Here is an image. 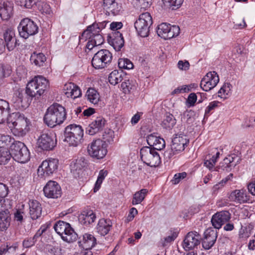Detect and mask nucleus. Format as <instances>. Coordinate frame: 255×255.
Instances as JSON below:
<instances>
[{"mask_svg":"<svg viewBox=\"0 0 255 255\" xmlns=\"http://www.w3.org/2000/svg\"><path fill=\"white\" fill-rule=\"evenodd\" d=\"M48 81L42 76H35L27 84L25 90L14 91L10 101L16 109L23 110L28 107L32 99H38L48 88Z\"/></svg>","mask_w":255,"mask_h":255,"instance_id":"nucleus-1","label":"nucleus"},{"mask_svg":"<svg viewBox=\"0 0 255 255\" xmlns=\"http://www.w3.org/2000/svg\"><path fill=\"white\" fill-rule=\"evenodd\" d=\"M66 118V110L62 105L54 103L46 110L44 123L49 127L54 128L62 124Z\"/></svg>","mask_w":255,"mask_h":255,"instance_id":"nucleus-2","label":"nucleus"},{"mask_svg":"<svg viewBox=\"0 0 255 255\" xmlns=\"http://www.w3.org/2000/svg\"><path fill=\"white\" fill-rule=\"evenodd\" d=\"M84 131L80 126L70 125L65 128V141L70 146H77L83 140Z\"/></svg>","mask_w":255,"mask_h":255,"instance_id":"nucleus-3","label":"nucleus"},{"mask_svg":"<svg viewBox=\"0 0 255 255\" xmlns=\"http://www.w3.org/2000/svg\"><path fill=\"white\" fill-rule=\"evenodd\" d=\"M54 229L62 240L67 243L75 242L78 238L77 234L67 222L59 220L55 224Z\"/></svg>","mask_w":255,"mask_h":255,"instance_id":"nucleus-4","label":"nucleus"},{"mask_svg":"<svg viewBox=\"0 0 255 255\" xmlns=\"http://www.w3.org/2000/svg\"><path fill=\"white\" fill-rule=\"evenodd\" d=\"M11 157L18 162L26 163L30 159V152L22 142L14 141L10 146Z\"/></svg>","mask_w":255,"mask_h":255,"instance_id":"nucleus-5","label":"nucleus"},{"mask_svg":"<svg viewBox=\"0 0 255 255\" xmlns=\"http://www.w3.org/2000/svg\"><path fill=\"white\" fill-rule=\"evenodd\" d=\"M11 201L6 199H0V230L5 231L10 226L11 210Z\"/></svg>","mask_w":255,"mask_h":255,"instance_id":"nucleus-6","label":"nucleus"},{"mask_svg":"<svg viewBox=\"0 0 255 255\" xmlns=\"http://www.w3.org/2000/svg\"><path fill=\"white\" fill-rule=\"evenodd\" d=\"M140 158L147 165L157 167L161 163V158L157 151L152 147L143 146L140 149Z\"/></svg>","mask_w":255,"mask_h":255,"instance_id":"nucleus-7","label":"nucleus"},{"mask_svg":"<svg viewBox=\"0 0 255 255\" xmlns=\"http://www.w3.org/2000/svg\"><path fill=\"white\" fill-rule=\"evenodd\" d=\"M152 24V18L150 13L141 14L134 22V27L139 35L142 37L148 36L149 28Z\"/></svg>","mask_w":255,"mask_h":255,"instance_id":"nucleus-8","label":"nucleus"},{"mask_svg":"<svg viewBox=\"0 0 255 255\" xmlns=\"http://www.w3.org/2000/svg\"><path fill=\"white\" fill-rule=\"evenodd\" d=\"M112 59V54L109 50L101 49L94 55L92 60V65L95 69H103L110 64Z\"/></svg>","mask_w":255,"mask_h":255,"instance_id":"nucleus-9","label":"nucleus"},{"mask_svg":"<svg viewBox=\"0 0 255 255\" xmlns=\"http://www.w3.org/2000/svg\"><path fill=\"white\" fill-rule=\"evenodd\" d=\"M107 143L101 139L93 140L88 146L89 155L98 159L103 158L107 153Z\"/></svg>","mask_w":255,"mask_h":255,"instance_id":"nucleus-10","label":"nucleus"},{"mask_svg":"<svg viewBox=\"0 0 255 255\" xmlns=\"http://www.w3.org/2000/svg\"><path fill=\"white\" fill-rule=\"evenodd\" d=\"M18 30L19 35L24 39H27L30 36L34 35L38 32V27L33 21L26 18L20 21Z\"/></svg>","mask_w":255,"mask_h":255,"instance_id":"nucleus-11","label":"nucleus"},{"mask_svg":"<svg viewBox=\"0 0 255 255\" xmlns=\"http://www.w3.org/2000/svg\"><path fill=\"white\" fill-rule=\"evenodd\" d=\"M59 161L55 158H49L43 161L38 168V176H48L55 173L58 167Z\"/></svg>","mask_w":255,"mask_h":255,"instance_id":"nucleus-12","label":"nucleus"},{"mask_svg":"<svg viewBox=\"0 0 255 255\" xmlns=\"http://www.w3.org/2000/svg\"><path fill=\"white\" fill-rule=\"evenodd\" d=\"M158 35L164 39H170L178 36L180 28L177 25H171L169 23H162L158 25L157 29Z\"/></svg>","mask_w":255,"mask_h":255,"instance_id":"nucleus-13","label":"nucleus"},{"mask_svg":"<svg viewBox=\"0 0 255 255\" xmlns=\"http://www.w3.org/2000/svg\"><path fill=\"white\" fill-rule=\"evenodd\" d=\"M219 82V78L215 71L209 72L202 79L200 87L203 90L208 92L216 86Z\"/></svg>","mask_w":255,"mask_h":255,"instance_id":"nucleus-14","label":"nucleus"},{"mask_svg":"<svg viewBox=\"0 0 255 255\" xmlns=\"http://www.w3.org/2000/svg\"><path fill=\"white\" fill-rule=\"evenodd\" d=\"M30 126L29 120L23 114H21L12 129L13 132L15 135L23 136L29 131Z\"/></svg>","mask_w":255,"mask_h":255,"instance_id":"nucleus-15","label":"nucleus"},{"mask_svg":"<svg viewBox=\"0 0 255 255\" xmlns=\"http://www.w3.org/2000/svg\"><path fill=\"white\" fill-rule=\"evenodd\" d=\"M38 147L43 150H50L56 144V136L51 133H43L39 137L37 142Z\"/></svg>","mask_w":255,"mask_h":255,"instance_id":"nucleus-16","label":"nucleus"},{"mask_svg":"<svg viewBox=\"0 0 255 255\" xmlns=\"http://www.w3.org/2000/svg\"><path fill=\"white\" fill-rule=\"evenodd\" d=\"M201 240L202 237L198 232H190L187 234L183 241V247L186 250H192L199 245Z\"/></svg>","mask_w":255,"mask_h":255,"instance_id":"nucleus-17","label":"nucleus"},{"mask_svg":"<svg viewBox=\"0 0 255 255\" xmlns=\"http://www.w3.org/2000/svg\"><path fill=\"white\" fill-rule=\"evenodd\" d=\"M3 43L4 49L6 47L8 51L13 50L15 48L19 45L18 40L15 37L14 31L11 29H7L3 33Z\"/></svg>","mask_w":255,"mask_h":255,"instance_id":"nucleus-18","label":"nucleus"},{"mask_svg":"<svg viewBox=\"0 0 255 255\" xmlns=\"http://www.w3.org/2000/svg\"><path fill=\"white\" fill-rule=\"evenodd\" d=\"M46 197L49 198H58L61 196V189L60 185L56 181H48L43 188Z\"/></svg>","mask_w":255,"mask_h":255,"instance_id":"nucleus-19","label":"nucleus"},{"mask_svg":"<svg viewBox=\"0 0 255 255\" xmlns=\"http://www.w3.org/2000/svg\"><path fill=\"white\" fill-rule=\"evenodd\" d=\"M231 214L228 211H222L215 213L212 217L211 223L216 229H220L222 225L231 219Z\"/></svg>","mask_w":255,"mask_h":255,"instance_id":"nucleus-20","label":"nucleus"},{"mask_svg":"<svg viewBox=\"0 0 255 255\" xmlns=\"http://www.w3.org/2000/svg\"><path fill=\"white\" fill-rule=\"evenodd\" d=\"M216 230L212 228L207 229L204 232V238H202V246L205 250L210 249L215 244L218 237Z\"/></svg>","mask_w":255,"mask_h":255,"instance_id":"nucleus-21","label":"nucleus"},{"mask_svg":"<svg viewBox=\"0 0 255 255\" xmlns=\"http://www.w3.org/2000/svg\"><path fill=\"white\" fill-rule=\"evenodd\" d=\"M236 156L234 155H229L228 157H225L223 161L221 162L218 166L215 168L216 171L220 172V170L226 172H230L233 168H234L240 162V159H238L237 162H235Z\"/></svg>","mask_w":255,"mask_h":255,"instance_id":"nucleus-22","label":"nucleus"},{"mask_svg":"<svg viewBox=\"0 0 255 255\" xmlns=\"http://www.w3.org/2000/svg\"><path fill=\"white\" fill-rule=\"evenodd\" d=\"M108 43L113 47L114 49L119 51L124 46L125 41L124 37L119 31L112 32L108 37Z\"/></svg>","mask_w":255,"mask_h":255,"instance_id":"nucleus-23","label":"nucleus"},{"mask_svg":"<svg viewBox=\"0 0 255 255\" xmlns=\"http://www.w3.org/2000/svg\"><path fill=\"white\" fill-rule=\"evenodd\" d=\"M106 121L103 117H97L86 128V132L90 135H94L104 129Z\"/></svg>","mask_w":255,"mask_h":255,"instance_id":"nucleus-24","label":"nucleus"},{"mask_svg":"<svg viewBox=\"0 0 255 255\" xmlns=\"http://www.w3.org/2000/svg\"><path fill=\"white\" fill-rule=\"evenodd\" d=\"M250 197V195L244 190H235L229 196L231 201L239 204L251 202Z\"/></svg>","mask_w":255,"mask_h":255,"instance_id":"nucleus-25","label":"nucleus"},{"mask_svg":"<svg viewBox=\"0 0 255 255\" xmlns=\"http://www.w3.org/2000/svg\"><path fill=\"white\" fill-rule=\"evenodd\" d=\"M96 219L95 213L89 207L85 208L79 216L80 223L85 226H89L94 223Z\"/></svg>","mask_w":255,"mask_h":255,"instance_id":"nucleus-26","label":"nucleus"},{"mask_svg":"<svg viewBox=\"0 0 255 255\" xmlns=\"http://www.w3.org/2000/svg\"><path fill=\"white\" fill-rule=\"evenodd\" d=\"M96 244V238L94 235L89 233L84 234L82 239L78 242L80 249L90 250L91 251Z\"/></svg>","mask_w":255,"mask_h":255,"instance_id":"nucleus-27","label":"nucleus"},{"mask_svg":"<svg viewBox=\"0 0 255 255\" xmlns=\"http://www.w3.org/2000/svg\"><path fill=\"white\" fill-rule=\"evenodd\" d=\"M13 3L6 1L0 3V16L4 20H8L13 14Z\"/></svg>","mask_w":255,"mask_h":255,"instance_id":"nucleus-28","label":"nucleus"},{"mask_svg":"<svg viewBox=\"0 0 255 255\" xmlns=\"http://www.w3.org/2000/svg\"><path fill=\"white\" fill-rule=\"evenodd\" d=\"M188 141L184 136L181 135H175L172 139L171 149L176 151H182L184 150Z\"/></svg>","mask_w":255,"mask_h":255,"instance_id":"nucleus-29","label":"nucleus"},{"mask_svg":"<svg viewBox=\"0 0 255 255\" xmlns=\"http://www.w3.org/2000/svg\"><path fill=\"white\" fill-rule=\"evenodd\" d=\"M29 215L33 220L40 217L42 213V207L40 203L37 200H30L29 202Z\"/></svg>","mask_w":255,"mask_h":255,"instance_id":"nucleus-30","label":"nucleus"},{"mask_svg":"<svg viewBox=\"0 0 255 255\" xmlns=\"http://www.w3.org/2000/svg\"><path fill=\"white\" fill-rule=\"evenodd\" d=\"M87 34L84 35V31L80 36V39L87 40L88 39H92L94 44L97 46L102 44L104 42V39L103 36L100 32L96 33L92 30H89Z\"/></svg>","mask_w":255,"mask_h":255,"instance_id":"nucleus-31","label":"nucleus"},{"mask_svg":"<svg viewBox=\"0 0 255 255\" xmlns=\"http://www.w3.org/2000/svg\"><path fill=\"white\" fill-rule=\"evenodd\" d=\"M112 228V223L110 219H101L98 223L96 229L97 232L101 236L107 235Z\"/></svg>","mask_w":255,"mask_h":255,"instance_id":"nucleus-32","label":"nucleus"},{"mask_svg":"<svg viewBox=\"0 0 255 255\" xmlns=\"http://www.w3.org/2000/svg\"><path fill=\"white\" fill-rule=\"evenodd\" d=\"M126 76L127 74L123 70H115L110 74L108 77L109 82L111 84L116 85L123 81Z\"/></svg>","mask_w":255,"mask_h":255,"instance_id":"nucleus-33","label":"nucleus"},{"mask_svg":"<svg viewBox=\"0 0 255 255\" xmlns=\"http://www.w3.org/2000/svg\"><path fill=\"white\" fill-rule=\"evenodd\" d=\"M176 123V120L173 115L169 113H166L164 116L162 127L166 129H171Z\"/></svg>","mask_w":255,"mask_h":255,"instance_id":"nucleus-34","label":"nucleus"},{"mask_svg":"<svg viewBox=\"0 0 255 255\" xmlns=\"http://www.w3.org/2000/svg\"><path fill=\"white\" fill-rule=\"evenodd\" d=\"M86 165L87 162L85 158L83 157H81L71 163L70 169L71 172L74 174H79L82 169Z\"/></svg>","mask_w":255,"mask_h":255,"instance_id":"nucleus-35","label":"nucleus"},{"mask_svg":"<svg viewBox=\"0 0 255 255\" xmlns=\"http://www.w3.org/2000/svg\"><path fill=\"white\" fill-rule=\"evenodd\" d=\"M127 75L124 79V82L121 84V88L125 94H129L134 92L137 87V84L135 81L129 80L128 79Z\"/></svg>","mask_w":255,"mask_h":255,"instance_id":"nucleus-36","label":"nucleus"},{"mask_svg":"<svg viewBox=\"0 0 255 255\" xmlns=\"http://www.w3.org/2000/svg\"><path fill=\"white\" fill-rule=\"evenodd\" d=\"M10 109L9 103L3 99H0V124L4 123V119L9 115Z\"/></svg>","mask_w":255,"mask_h":255,"instance_id":"nucleus-37","label":"nucleus"},{"mask_svg":"<svg viewBox=\"0 0 255 255\" xmlns=\"http://www.w3.org/2000/svg\"><path fill=\"white\" fill-rule=\"evenodd\" d=\"M46 57L42 53L33 52L30 56V60L32 63L39 67L43 66L46 61Z\"/></svg>","mask_w":255,"mask_h":255,"instance_id":"nucleus-38","label":"nucleus"},{"mask_svg":"<svg viewBox=\"0 0 255 255\" xmlns=\"http://www.w3.org/2000/svg\"><path fill=\"white\" fill-rule=\"evenodd\" d=\"M164 9L175 10L180 7L183 0H162Z\"/></svg>","mask_w":255,"mask_h":255,"instance_id":"nucleus-39","label":"nucleus"},{"mask_svg":"<svg viewBox=\"0 0 255 255\" xmlns=\"http://www.w3.org/2000/svg\"><path fill=\"white\" fill-rule=\"evenodd\" d=\"M108 23L107 21H104L101 22H95L92 24L88 26L87 29L84 31V35L87 34L89 30H92L95 32H101L102 30L106 27L107 24Z\"/></svg>","mask_w":255,"mask_h":255,"instance_id":"nucleus-40","label":"nucleus"},{"mask_svg":"<svg viewBox=\"0 0 255 255\" xmlns=\"http://www.w3.org/2000/svg\"><path fill=\"white\" fill-rule=\"evenodd\" d=\"M86 96L87 97L88 100L94 105L97 104L100 101L99 94L94 88H89L86 92Z\"/></svg>","mask_w":255,"mask_h":255,"instance_id":"nucleus-41","label":"nucleus"},{"mask_svg":"<svg viewBox=\"0 0 255 255\" xmlns=\"http://www.w3.org/2000/svg\"><path fill=\"white\" fill-rule=\"evenodd\" d=\"M103 6L104 8L108 9L114 15L117 14L120 10L115 0H103Z\"/></svg>","mask_w":255,"mask_h":255,"instance_id":"nucleus-42","label":"nucleus"},{"mask_svg":"<svg viewBox=\"0 0 255 255\" xmlns=\"http://www.w3.org/2000/svg\"><path fill=\"white\" fill-rule=\"evenodd\" d=\"M11 158L10 151L7 148H0V165L6 164Z\"/></svg>","mask_w":255,"mask_h":255,"instance_id":"nucleus-43","label":"nucleus"},{"mask_svg":"<svg viewBox=\"0 0 255 255\" xmlns=\"http://www.w3.org/2000/svg\"><path fill=\"white\" fill-rule=\"evenodd\" d=\"M148 191L146 189H142L136 192L133 195L132 204L133 205L140 204L144 199Z\"/></svg>","mask_w":255,"mask_h":255,"instance_id":"nucleus-44","label":"nucleus"},{"mask_svg":"<svg viewBox=\"0 0 255 255\" xmlns=\"http://www.w3.org/2000/svg\"><path fill=\"white\" fill-rule=\"evenodd\" d=\"M20 115L21 114L19 112H14L11 114L9 113V115L6 116V119H4V123L6 122L9 128H13L17 120Z\"/></svg>","mask_w":255,"mask_h":255,"instance_id":"nucleus-45","label":"nucleus"},{"mask_svg":"<svg viewBox=\"0 0 255 255\" xmlns=\"http://www.w3.org/2000/svg\"><path fill=\"white\" fill-rule=\"evenodd\" d=\"M118 66L120 69H131L133 68L132 63L127 58H121L119 59Z\"/></svg>","mask_w":255,"mask_h":255,"instance_id":"nucleus-46","label":"nucleus"},{"mask_svg":"<svg viewBox=\"0 0 255 255\" xmlns=\"http://www.w3.org/2000/svg\"><path fill=\"white\" fill-rule=\"evenodd\" d=\"M108 175V171L104 169L101 170L99 172V175L98 177L97 180L96 182L94 192H96L100 187L101 184L103 182V180L105 179L106 176Z\"/></svg>","mask_w":255,"mask_h":255,"instance_id":"nucleus-47","label":"nucleus"},{"mask_svg":"<svg viewBox=\"0 0 255 255\" xmlns=\"http://www.w3.org/2000/svg\"><path fill=\"white\" fill-rule=\"evenodd\" d=\"M17 5L26 8H31L35 5L36 0H16Z\"/></svg>","mask_w":255,"mask_h":255,"instance_id":"nucleus-48","label":"nucleus"},{"mask_svg":"<svg viewBox=\"0 0 255 255\" xmlns=\"http://www.w3.org/2000/svg\"><path fill=\"white\" fill-rule=\"evenodd\" d=\"M13 140L8 135H2L0 136V148H7Z\"/></svg>","mask_w":255,"mask_h":255,"instance_id":"nucleus-49","label":"nucleus"},{"mask_svg":"<svg viewBox=\"0 0 255 255\" xmlns=\"http://www.w3.org/2000/svg\"><path fill=\"white\" fill-rule=\"evenodd\" d=\"M232 85L229 83H225L218 91L219 96L222 98V96L229 95L231 93Z\"/></svg>","mask_w":255,"mask_h":255,"instance_id":"nucleus-50","label":"nucleus"},{"mask_svg":"<svg viewBox=\"0 0 255 255\" xmlns=\"http://www.w3.org/2000/svg\"><path fill=\"white\" fill-rule=\"evenodd\" d=\"M10 73L11 69L8 65L0 64V79L9 76Z\"/></svg>","mask_w":255,"mask_h":255,"instance_id":"nucleus-51","label":"nucleus"},{"mask_svg":"<svg viewBox=\"0 0 255 255\" xmlns=\"http://www.w3.org/2000/svg\"><path fill=\"white\" fill-rule=\"evenodd\" d=\"M154 145H152V148L155 149L156 150H160L164 148L165 146V141L162 137L158 136Z\"/></svg>","mask_w":255,"mask_h":255,"instance_id":"nucleus-52","label":"nucleus"},{"mask_svg":"<svg viewBox=\"0 0 255 255\" xmlns=\"http://www.w3.org/2000/svg\"><path fill=\"white\" fill-rule=\"evenodd\" d=\"M23 212L20 210H16L13 213V219L15 222L17 223L18 225L22 224L23 222Z\"/></svg>","mask_w":255,"mask_h":255,"instance_id":"nucleus-53","label":"nucleus"},{"mask_svg":"<svg viewBox=\"0 0 255 255\" xmlns=\"http://www.w3.org/2000/svg\"><path fill=\"white\" fill-rule=\"evenodd\" d=\"M187 176V173L185 172L178 173L174 175L173 178L171 180L173 184H177L180 181L184 179Z\"/></svg>","mask_w":255,"mask_h":255,"instance_id":"nucleus-54","label":"nucleus"},{"mask_svg":"<svg viewBox=\"0 0 255 255\" xmlns=\"http://www.w3.org/2000/svg\"><path fill=\"white\" fill-rule=\"evenodd\" d=\"M113 136H114V131L111 129H108L107 131H105L103 134V138L105 140L104 141H106L110 143L111 141L113 140Z\"/></svg>","mask_w":255,"mask_h":255,"instance_id":"nucleus-55","label":"nucleus"},{"mask_svg":"<svg viewBox=\"0 0 255 255\" xmlns=\"http://www.w3.org/2000/svg\"><path fill=\"white\" fill-rule=\"evenodd\" d=\"M219 104H220V102L217 101H214L210 103L205 110V117L208 116L211 111L218 107Z\"/></svg>","mask_w":255,"mask_h":255,"instance_id":"nucleus-56","label":"nucleus"},{"mask_svg":"<svg viewBox=\"0 0 255 255\" xmlns=\"http://www.w3.org/2000/svg\"><path fill=\"white\" fill-rule=\"evenodd\" d=\"M45 251L49 255H57L58 248L51 245H47L45 247Z\"/></svg>","mask_w":255,"mask_h":255,"instance_id":"nucleus-57","label":"nucleus"},{"mask_svg":"<svg viewBox=\"0 0 255 255\" xmlns=\"http://www.w3.org/2000/svg\"><path fill=\"white\" fill-rule=\"evenodd\" d=\"M177 237V233L175 232H173L171 235L164 238L162 245L163 247L167 245L168 243L173 242Z\"/></svg>","mask_w":255,"mask_h":255,"instance_id":"nucleus-58","label":"nucleus"},{"mask_svg":"<svg viewBox=\"0 0 255 255\" xmlns=\"http://www.w3.org/2000/svg\"><path fill=\"white\" fill-rule=\"evenodd\" d=\"M8 192L7 186L4 184L0 182V198L5 199V197L7 196Z\"/></svg>","mask_w":255,"mask_h":255,"instance_id":"nucleus-59","label":"nucleus"},{"mask_svg":"<svg viewBox=\"0 0 255 255\" xmlns=\"http://www.w3.org/2000/svg\"><path fill=\"white\" fill-rule=\"evenodd\" d=\"M35 243L32 238H27L23 240L22 245L24 248H29L34 246Z\"/></svg>","mask_w":255,"mask_h":255,"instance_id":"nucleus-60","label":"nucleus"},{"mask_svg":"<svg viewBox=\"0 0 255 255\" xmlns=\"http://www.w3.org/2000/svg\"><path fill=\"white\" fill-rule=\"evenodd\" d=\"M137 2L140 8L144 9L149 7L152 4V0H139Z\"/></svg>","mask_w":255,"mask_h":255,"instance_id":"nucleus-61","label":"nucleus"},{"mask_svg":"<svg viewBox=\"0 0 255 255\" xmlns=\"http://www.w3.org/2000/svg\"><path fill=\"white\" fill-rule=\"evenodd\" d=\"M216 163V158H211L209 159L205 160L204 164L210 170H212L213 168L215 169L214 166Z\"/></svg>","mask_w":255,"mask_h":255,"instance_id":"nucleus-62","label":"nucleus"},{"mask_svg":"<svg viewBox=\"0 0 255 255\" xmlns=\"http://www.w3.org/2000/svg\"><path fill=\"white\" fill-rule=\"evenodd\" d=\"M197 95L196 94L192 93L189 94L188 97L187 102L189 107L193 106L197 101Z\"/></svg>","mask_w":255,"mask_h":255,"instance_id":"nucleus-63","label":"nucleus"},{"mask_svg":"<svg viewBox=\"0 0 255 255\" xmlns=\"http://www.w3.org/2000/svg\"><path fill=\"white\" fill-rule=\"evenodd\" d=\"M158 136L155 134V133H151L146 137V141L148 144L149 145V147H151L152 145H154V143H155V140H156Z\"/></svg>","mask_w":255,"mask_h":255,"instance_id":"nucleus-64","label":"nucleus"}]
</instances>
